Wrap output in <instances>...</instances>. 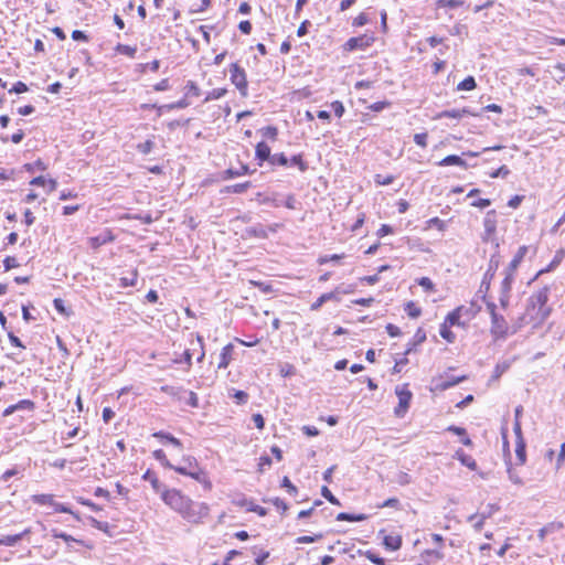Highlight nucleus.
I'll list each match as a JSON object with an SVG mask.
<instances>
[{"label":"nucleus","instance_id":"nucleus-1","mask_svg":"<svg viewBox=\"0 0 565 565\" xmlns=\"http://www.w3.org/2000/svg\"><path fill=\"white\" fill-rule=\"evenodd\" d=\"M160 495L168 507L188 522L199 523L209 513V507L205 503L194 502L180 490L164 489Z\"/></svg>","mask_w":565,"mask_h":565},{"label":"nucleus","instance_id":"nucleus-2","mask_svg":"<svg viewBox=\"0 0 565 565\" xmlns=\"http://www.w3.org/2000/svg\"><path fill=\"white\" fill-rule=\"evenodd\" d=\"M548 287H544L530 298L527 315L533 320V327L541 326L550 316L551 309L547 307Z\"/></svg>","mask_w":565,"mask_h":565},{"label":"nucleus","instance_id":"nucleus-3","mask_svg":"<svg viewBox=\"0 0 565 565\" xmlns=\"http://www.w3.org/2000/svg\"><path fill=\"white\" fill-rule=\"evenodd\" d=\"M175 472L188 476L200 483L209 484L206 473L204 470L199 466L196 459L192 456H185L182 459V465L179 466H172V468Z\"/></svg>","mask_w":565,"mask_h":565},{"label":"nucleus","instance_id":"nucleus-4","mask_svg":"<svg viewBox=\"0 0 565 565\" xmlns=\"http://www.w3.org/2000/svg\"><path fill=\"white\" fill-rule=\"evenodd\" d=\"M487 309L491 316V333L495 339L505 338L509 334V324L503 316L495 311L494 303H488Z\"/></svg>","mask_w":565,"mask_h":565},{"label":"nucleus","instance_id":"nucleus-5","mask_svg":"<svg viewBox=\"0 0 565 565\" xmlns=\"http://www.w3.org/2000/svg\"><path fill=\"white\" fill-rule=\"evenodd\" d=\"M395 394L398 397V405L395 407L394 413L397 417H403L408 411L413 395L406 384L396 386Z\"/></svg>","mask_w":565,"mask_h":565},{"label":"nucleus","instance_id":"nucleus-6","mask_svg":"<svg viewBox=\"0 0 565 565\" xmlns=\"http://www.w3.org/2000/svg\"><path fill=\"white\" fill-rule=\"evenodd\" d=\"M231 82L236 86L243 97L247 96V79L245 71L236 63L230 67Z\"/></svg>","mask_w":565,"mask_h":565},{"label":"nucleus","instance_id":"nucleus-7","mask_svg":"<svg viewBox=\"0 0 565 565\" xmlns=\"http://www.w3.org/2000/svg\"><path fill=\"white\" fill-rule=\"evenodd\" d=\"M375 41L373 34H363L361 36L351 38L347 41L344 47L348 51H354L358 49L364 50L371 46Z\"/></svg>","mask_w":565,"mask_h":565},{"label":"nucleus","instance_id":"nucleus-8","mask_svg":"<svg viewBox=\"0 0 565 565\" xmlns=\"http://www.w3.org/2000/svg\"><path fill=\"white\" fill-rule=\"evenodd\" d=\"M347 292L342 290L340 287H337L333 291L322 294L310 307L312 311H317L320 307L330 300L340 301L339 294Z\"/></svg>","mask_w":565,"mask_h":565},{"label":"nucleus","instance_id":"nucleus-9","mask_svg":"<svg viewBox=\"0 0 565 565\" xmlns=\"http://www.w3.org/2000/svg\"><path fill=\"white\" fill-rule=\"evenodd\" d=\"M115 239V236L113 235L110 230H104L99 235L93 236L88 238V245L93 249H97L98 247L110 243Z\"/></svg>","mask_w":565,"mask_h":565},{"label":"nucleus","instance_id":"nucleus-10","mask_svg":"<svg viewBox=\"0 0 565 565\" xmlns=\"http://www.w3.org/2000/svg\"><path fill=\"white\" fill-rule=\"evenodd\" d=\"M463 311H467L465 307L456 308L455 310L447 315V317L445 318V322L448 323L450 327H463L465 323L461 322L460 320Z\"/></svg>","mask_w":565,"mask_h":565},{"label":"nucleus","instance_id":"nucleus-11","mask_svg":"<svg viewBox=\"0 0 565 565\" xmlns=\"http://www.w3.org/2000/svg\"><path fill=\"white\" fill-rule=\"evenodd\" d=\"M234 351V345L232 343L226 344L220 354V362L217 364L218 369H226L232 361V353Z\"/></svg>","mask_w":565,"mask_h":565},{"label":"nucleus","instance_id":"nucleus-12","mask_svg":"<svg viewBox=\"0 0 565 565\" xmlns=\"http://www.w3.org/2000/svg\"><path fill=\"white\" fill-rule=\"evenodd\" d=\"M31 185L45 186L47 192H53L56 190L57 182L55 179H46L42 175L36 177L30 181Z\"/></svg>","mask_w":565,"mask_h":565},{"label":"nucleus","instance_id":"nucleus-13","mask_svg":"<svg viewBox=\"0 0 565 565\" xmlns=\"http://www.w3.org/2000/svg\"><path fill=\"white\" fill-rule=\"evenodd\" d=\"M484 231L488 235H492L497 230L495 211L491 210L487 213L483 221Z\"/></svg>","mask_w":565,"mask_h":565},{"label":"nucleus","instance_id":"nucleus-14","mask_svg":"<svg viewBox=\"0 0 565 565\" xmlns=\"http://www.w3.org/2000/svg\"><path fill=\"white\" fill-rule=\"evenodd\" d=\"M526 253H527V247L526 246L519 247L516 254L514 255L513 259L511 260V263L509 264L507 269H509L511 271H516L519 265L521 264V262L525 257Z\"/></svg>","mask_w":565,"mask_h":565},{"label":"nucleus","instance_id":"nucleus-15","mask_svg":"<svg viewBox=\"0 0 565 565\" xmlns=\"http://www.w3.org/2000/svg\"><path fill=\"white\" fill-rule=\"evenodd\" d=\"M455 458L458 459L467 468L471 470L477 469L476 460L471 456L465 454L462 450H457L455 454Z\"/></svg>","mask_w":565,"mask_h":565},{"label":"nucleus","instance_id":"nucleus-16","mask_svg":"<svg viewBox=\"0 0 565 565\" xmlns=\"http://www.w3.org/2000/svg\"><path fill=\"white\" fill-rule=\"evenodd\" d=\"M438 166L446 167V166H459L462 168H467L466 161H463L459 156L450 154L445 157L441 161L438 162Z\"/></svg>","mask_w":565,"mask_h":565},{"label":"nucleus","instance_id":"nucleus-17","mask_svg":"<svg viewBox=\"0 0 565 565\" xmlns=\"http://www.w3.org/2000/svg\"><path fill=\"white\" fill-rule=\"evenodd\" d=\"M471 113L463 108V109H450V110H445L443 113H440L438 115L439 118H455V119H460L462 118L465 115H470Z\"/></svg>","mask_w":565,"mask_h":565},{"label":"nucleus","instance_id":"nucleus-18","mask_svg":"<svg viewBox=\"0 0 565 565\" xmlns=\"http://www.w3.org/2000/svg\"><path fill=\"white\" fill-rule=\"evenodd\" d=\"M514 274L515 271H511L505 268L504 270V278L501 284V292H509L511 291V286L514 280Z\"/></svg>","mask_w":565,"mask_h":565},{"label":"nucleus","instance_id":"nucleus-19","mask_svg":"<svg viewBox=\"0 0 565 565\" xmlns=\"http://www.w3.org/2000/svg\"><path fill=\"white\" fill-rule=\"evenodd\" d=\"M32 501L36 504L41 505H51L55 504L53 494H34L32 495Z\"/></svg>","mask_w":565,"mask_h":565},{"label":"nucleus","instance_id":"nucleus-20","mask_svg":"<svg viewBox=\"0 0 565 565\" xmlns=\"http://www.w3.org/2000/svg\"><path fill=\"white\" fill-rule=\"evenodd\" d=\"M487 520L486 513L472 514L468 518V521L472 524L476 531H480Z\"/></svg>","mask_w":565,"mask_h":565},{"label":"nucleus","instance_id":"nucleus-21","mask_svg":"<svg viewBox=\"0 0 565 565\" xmlns=\"http://www.w3.org/2000/svg\"><path fill=\"white\" fill-rule=\"evenodd\" d=\"M152 436L156 438H160L161 440H166V441L170 443L172 446H174L178 449H182L181 441L170 434L158 431V433H154Z\"/></svg>","mask_w":565,"mask_h":565},{"label":"nucleus","instance_id":"nucleus-22","mask_svg":"<svg viewBox=\"0 0 565 565\" xmlns=\"http://www.w3.org/2000/svg\"><path fill=\"white\" fill-rule=\"evenodd\" d=\"M256 156L260 160H269L270 161V148L265 142H259L256 146Z\"/></svg>","mask_w":565,"mask_h":565},{"label":"nucleus","instance_id":"nucleus-23","mask_svg":"<svg viewBox=\"0 0 565 565\" xmlns=\"http://www.w3.org/2000/svg\"><path fill=\"white\" fill-rule=\"evenodd\" d=\"M450 326L446 323L445 321L440 326L439 333L443 339H445L447 342L452 343L456 340L455 333L450 330Z\"/></svg>","mask_w":565,"mask_h":565},{"label":"nucleus","instance_id":"nucleus-24","mask_svg":"<svg viewBox=\"0 0 565 565\" xmlns=\"http://www.w3.org/2000/svg\"><path fill=\"white\" fill-rule=\"evenodd\" d=\"M515 455H516L519 465H523L526 460L525 441L524 440H515Z\"/></svg>","mask_w":565,"mask_h":565},{"label":"nucleus","instance_id":"nucleus-25","mask_svg":"<svg viewBox=\"0 0 565 565\" xmlns=\"http://www.w3.org/2000/svg\"><path fill=\"white\" fill-rule=\"evenodd\" d=\"M29 532H30L29 530H25L21 534L4 536V537L0 539V545L12 546L17 542H19L23 537L24 534H28Z\"/></svg>","mask_w":565,"mask_h":565},{"label":"nucleus","instance_id":"nucleus-26","mask_svg":"<svg viewBox=\"0 0 565 565\" xmlns=\"http://www.w3.org/2000/svg\"><path fill=\"white\" fill-rule=\"evenodd\" d=\"M564 256H565V249L557 250L555 256H554V258H553V260L547 266V268L542 269L539 274H542V273H545V271H550V270L554 269L555 267H557L562 263Z\"/></svg>","mask_w":565,"mask_h":565},{"label":"nucleus","instance_id":"nucleus-27","mask_svg":"<svg viewBox=\"0 0 565 565\" xmlns=\"http://www.w3.org/2000/svg\"><path fill=\"white\" fill-rule=\"evenodd\" d=\"M401 539L398 536H394V535H387L384 537V545L391 550V551H396L401 547Z\"/></svg>","mask_w":565,"mask_h":565},{"label":"nucleus","instance_id":"nucleus-28","mask_svg":"<svg viewBox=\"0 0 565 565\" xmlns=\"http://www.w3.org/2000/svg\"><path fill=\"white\" fill-rule=\"evenodd\" d=\"M563 527V524L562 523H558V522H552L550 524H547L546 526L542 527L540 531H539V537L540 540H544L545 535L550 532H554V531H558Z\"/></svg>","mask_w":565,"mask_h":565},{"label":"nucleus","instance_id":"nucleus-29","mask_svg":"<svg viewBox=\"0 0 565 565\" xmlns=\"http://www.w3.org/2000/svg\"><path fill=\"white\" fill-rule=\"evenodd\" d=\"M366 519L365 514H349L345 512H341L337 515L338 521H350V522H360Z\"/></svg>","mask_w":565,"mask_h":565},{"label":"nucleus","instance_id":"nucleus-30","mask_svg":"<svg viewBox=\"0 0 565 565\" xmlns=\"http://www.w3.org/2000/svg\"><path fill=\"white\" fill-rule=\"evenodd\" d=\"M190 105V102L184 97L175 103H171V104H168V105H164V106H161L159 107L160 110H163V109H167V110H172V109H183V108H186L188 106Z\"/></svg>","mask_w":565,"mask_h":565},{"label":"nucleus","instance_id":"nucleus-31","mask_svg":"<svg viewBox=\"0 0 565 565\" xmlns=\"http://www.w3.org/2000/svg\"><path fill=\"white\" fill-rule=\"evenodd\" d=\"M52 535H53L54 537H58V539L64 540L66 543L76 542V543H79V544H82V545H85V546H87V547L92 548V546H90V545H87V544H85L83 541L76 540V539H74L73 536H71V535H68V534H66V533H64V532H58L57 530H52Z\"/></svg>","mask_w":565,"mask_h":565},{"label":"nucleus","instance_id":"nucleus-32","mask_svg":"<svg viewBox=\"0 0 565 565\" xmlns=\"http://www.w3.org/2000/svg\"><path fill=\"white\" fill-rule=\"evenodd\" d=\"M184 90H185V98L188 99V97L190 96H194V97H198L200 96L201 94V90L200 88L198 87V85L192 82V81H189L184 87Z\"/></svg>","mask_w":565,"mask_h":565},{"label":"nucleus","instance_id":"nucleus-33","mask_svg":"<svg viewBox=\"0 0 565 565\" xmlns=\"http://www.w3.org/2000/svg\"><path fill=\"white\" fill-rule=\"evenodd\" d=\"M475 88H476V81L472 76L466 77L457 86L458 90H472Z\"/></svg>","mask_w":565,"mask_h":565},{"label":"nucleus","instance_id":"nucleus-34","mask_svg":"<svg viewBox=\"0 0 565 565\" xmlns=\"http://www.w3.org/2000/svg\"><path fill=\"white\" fill-rule=\"evenodd\" d=\"M463 4V1L462 0H438L436 2V7L438 9H441V8H458V7H461Z\"/></svg>","mask_w":565,"mask_h":565},{"label":"nucleus","instance_id":"nucleus-35","mask_svg":"<svg viewBox=\"0 0 565 565\" xmlns=\"http://www.w3.org/2000/svg\"><path fill=\"white\" fill-rule=\"evenodd\" d=\"M244 507H246V510L249 512H255L260 516H265L267 514V510L260 505L255 504L254 502H244Z\"/></svg>","mask_w":565,"mask_h":565},{"label":"nucleus","instance_id":"nucleus-36","mask_svg":"<svg viewBox=\"0 0 565 565\" xmlns=\"http://www.w3.org/2000/svg\"><path fill=\"white\" fill-rule=\"evenodd\" d=\"M153 457L160 461L166 468L171 469L172 463L168 460L166 452L162 449H157L153 451Z\"/></svg>","mask_w":565,"mask_h":565},{"label":"nucleus","instance_id":"nucleus-37","mask_svg":"<svg viewBox=\"0 0 565 565\" xmlns=\"http://www.w3.org/2000/svg\"><path fill=\"white\" fill-rule=\"evenodd\" d=\"M226 88H215L206 95L204 102L220 99L226 94Z\"/></svg>","mask_w":565,"mask_h":565},{"label":"nucleus","instance_id":"nucleus-38","mask_svg":"<svg viewBox=\"0 0 565 565\" xmlns=\"http://www.w3.org/2000/svg\"><path fill=\"white\" fill-rule=\"evenodd\" d=\"M116 51L120 54H125V55H128L130 57H134L136 52H137V49L136 47H132V46H129V45H125V44H118L116 46Z\"/></svg>","mask_w":565,"mask_h":565},{"label":"nucleus","instance_id":"nucleus-39","mask_svg":"<svg viewBox=\"0 0 565 565\" xmlns=\"http://www.w3.org/2000/svg\"><path fill=\"white\" fill-rule=\"evenodd\" d=\"M405 311L412 318H417L420 316V309L412 301L407 302L405 306Z\"/></svg>","mask_w":565,"mask_h":565},{"label":"nucleus","instance_id":"nucleus-40","mask_svg":"<svg viewBox=\"0 0 565 565\" xmlns=\"http://www.w3.org/2000/svg\"><path fill=\"white\" fill-rule=\"evenodd\" d=\"M510 367L508 362L499 363L495 365L492 379L498 380Z\"/></svg>","mask_w":565,"mask_h":565},{"label":"nucleus","instance_id":"nucleus-41","mask_svg":"<svg viewBox=\"0 0 565 565\" xmlns=\"http://www.w3.org/2000/svg\"><path fill=\"white\" fill-rule=\"evenodd\" d=\"M321 494L324 499H327L330 503L334 505H340L339 500L332 494L328 487L323 486L321 489Z\"/></svg>","mask_w":565,"mask_h":565},{"label":"nucleus","instance_id":"nucleus-42","mask_svg":"<svg viewBox=\"0 0 565 565\" xmlns=\"http://www.w3.org/2000/svg\"><path fill=\"white\" fill-rule=\"evenodd\" d=\"M248 188H249V182H245V183H238V184L227 186L226 191L232 192V193H243Z\"/></svg>","mask_w":565,"mask_h":565},{"label":"nucleus","instance_id":"nucleus-43","mask_svg":"<svg viewBox=\"0 0 565 565\" xmlns=\"http://www.w3.org/2000/svg\"><path fill=\"white\" fill-rule=\"evenodd\" d=\"M137 282V273H131L130 277H122L120 278V286L121 287H129L135 286Z\"/></svg>","mask_w":565,"mask_h":565},{"label":"nucleus","instance_id":"nucleus-44","mask_svg":"<svg viewBox=\"0 0 565 565\" xmlns=\"http://www.w3.org/2000/svg\"><path fill=\"white\" fill-rule=\"evenodd\" d=\"M270 163L279 164V166H287L288 159L284 153H277V154L271 156Z\"/></svg>","mask_w":565,"mask_h":565},{"label":"nucleus","instance_id":"nucleus-45","mask_svg":"<svg viewBox=\"0 0 565 565\" xmlns=\"http://www.w3.org/2000/svg\"><path fill=\"white\" fill-rule=\"evenodd\" d=\"M374 180H375V183L379 185H388L394 181V177L393 175L383 177L381 174H376Z\"/></svg>","mask_w":565,"mask_h":565},{"label":"nucleus","instance_id":"nucleus-46","mask_svg":"<svg viewBox=\"0 0 565 565\" xmlns=\"http://www.w3.org/2000/svg\"><path fill=\"white\" fill-rule=\"evenodd\" d=\"M418 285L422 286L427 291H433L435 288L434 282L428 277H422L418 279Z\"/></svg>","mask_w":565,"mask_h":565},{"label":"nucleus","instance_id":"nucleus-47","mask_svg":"<svg viewBox=\"0 0 565 565\" xmlns=\"http://www.w3.org/2000/svg\"><path fill=\"white\" fill-rule=\"evenodd\" d=\"M279 372L282 377H288L295 374V367L294 365L286 363L281 365Z\"/></svg>","mask_w":565,"mask_h":565},{"label":"nucleus","instance_id":"nucleus-48","mask_svg":"<svg viewBox=\"0 0 565 565\" xmlns=\"http://www.w3.org/2000/svg\"><path fill=\"white\" fill-rule=\"evenodd\" d=\"M508 475H509V479L514 484H516V486H522L523 484V481H522L521 477L511 467L508 468Z\"/></svg>","mask_w":565,"mask_h":565},{"label":"nucleus","instance_id":"nucleus-49","mask_svg":"<svg viewBox=\"0 0 565 565\" xmlns=\"http://www.w3.org/2000/svg\"><path fill=\"white\" fill-rule=\"evenodd\" d=\"M281 486L287 489L289 494H291V495L297 494V488L290 482L288 477H284Z\"/></svg>","mask_w":565,"mask_h":565},{"label":"nucleus","instance_id":"nucleus-50","mask_svg":"<svg viewBox=\"0 0 565 565\" xmlns=\"http://www.w3.org/2000/svg\"><path fill=\"white\" fill-rule=\"evenodd\" d=\"M428 226H435L437 227L439 231H444L446 228V224L443 220L438 218V217H433L430 218L428 222H427Z\"/></svg>","mask_w":565,"mask_h":565},{"label":"nucleus","instance_id":"nucleus-51","mask_svg":"<svg viewBox=\"0 0 565 565\" xmlns=\"http://www.w3.org/2000/svg\"><path fill=\"white\" fill-rule=\"evenodd\" d=\"M414 141L416 145L425 148L427 146V134H425V132L416 134L414 136Z\"/></svg>","mask_w":565,"mask_h":565},{"label":"nucleus","instance_id":"nucleus-52","mask_svg":"<svg viewBox=\"0 0 565 565\" xmlns=\"http://www.w3.org/2000/svg\"><path fill=\"white\" fill-rule=\"evenodd\" d=\"M510 173V170L505 167V166H502L500 167L498 170L493 171L490 177L491 178H505L507 175H509Z\"/></svg>","mask_w":565,"mask_h":565},{"label":"nucleus","instance_id":"nucleus-53","mask_svg":"<svg viewBox=\"0 0 565 565\" xmlns=\"http://www.w3.org/2000/svg\"><path fill=\"white\" fill-rule=\"evenodd\" d=\"M331 107L337 117H342V115L344 114V106L341 102H338V100L333 102L331 104Z\"/></svg>","mask_w":565,"mask_h":565},{"label":"nucleus","instance_id":"nucleus-54","mask_svg":"<svg viewBox=\"0 0 565 565\" xmlns=\"http://www.w3.org/2000/svg\"><path fill=\"white\" fill-rule=\"evenodd\" d=\"M3 266H4V269L6 270H10L12 268H15L19 266L17 259L14 257H11V256H8L7 258H4L3 260Z\"/></svg>","mask_w":565,"mask_h":565},{"label":"nucleus","instance_id":"nucleus-55","mask_svg":"<svg viewBox=\"0 0 565 565\" xmlns=\"http://www.w3.org/2000/svg\"><path fill=\"white\" fill-rule=\"evenodd\" d=\"M426 340V333L423 329H418L414 335L413 345L423 343Z\"/></svg>","mask_w":565,"mask_h":565},{"label":"nucleus","instance_id":"nucleus-56","mask_svg":"<svg viewBox=\"0 0 565 565\" xmlns=\"http://www.w3.org/2000/svg\"><path fill=\"white\" fill-rule=\"evenodd\" d=\"M54 308L62 315L68 316V312L64 306V301L60 298L54 299Z\"/></svg>","mask_w":565,"mask_h":565},{"label":"nucleus","instance_id":"nucleus-57","mask_svg":"<svg viewBox=\"0 0 565 565\" xmlns=\"http://www.w3.org/2000/svg\"><path fill=\"white\" fill-rule=\"evenodd\" d=\"M369 22V18L365 13H360L354 20L353 25L354 26H363Z\"/></svg>","mask_w":565,"mask_h":565},{"label":"nucleus","instance_id":"nucleus-58","mask_svg":"<svg viewBox=\"0 0 565 565\" xmlns=\"http://www.w3.org/2000/svg\"><path fill=\"white\" fill-rule=\"evenodd\" d=\"M524 196L523 195H514L512 196L509 202H508V205L512 209H516L520 206V204L522 203Z\"/></svg>","mask_w":565,"mask_h":565},{"label":"nucleus","instance_id":"nucleus-59","mask_svg":"<svg viewBox=\"0 0 565 565\" xmlns=\"http://www.w3.org/2000/svg\"><path fill=\"white\" fill-rule=\"evenodd\" d=\"M390 107L388 102H376L372 104L369 108L373 111H382L383 109Z\"/></svg>","mask_w":565,"mask_h":565},{"label":"nucleus","instance_id":"nucleus-60","mask_svg":"<svg viewBox=\"0 0 565 565\" xmlns=\"http://www.w3.org/2000/svg\"><path fill=\"white\" fill-rule=\"evenodd\" d=\"M153 142L150 140H147L143 143L138 145V150L145 154L149 153L152 150Z\"/></svg>","mask_w":565,"mask_h":565},{"label":"nucleus","instance_id":"nucleus-61","mask_svg":"<svg viewBox=\"0 0 565 565\" xmlns=\"http://www.w3.org/2000/svg\"><path fill=\"white\" fill-rule=\"evenodd\" d=\"M233 397L236 399L237 404H244L248 395L244 391H235Z\"/></svg>","mask_w":565,"mask_h":565},{"label":"nucleus","instance_id":"nucleus-62","mask_svg":"<svg viewBox=\"0 0 565 565\" xmlns=\"http://www.w3.org/2000/svg\"><path fill=\"white\" fill-rule=\"evenodd\" d=\"M15 405H17L18 411L19 409H32L34 407L33 402H31L29 399H22L19 403H17Z\"/></svg>","mask_w":565,"mask_h":565},{"label":"nucleus","instance_id":"nucleus-63","mask_svg":"<svg viewBox=\"0 0 565 565\" xmlns=\"http://www.w3.org/2000/svg\"><path fill=\"white\" fill-rule=\"evenodd\" d=\"M53 508H54V511L58 512V513L74 514L73 511L68 507H66L62 503H58V502H55V504H53Z\"/></svg>","mask_w":565,"mask_h":565},{"label":"nucleus","instance_id":"nucleus-64","mask_svg":"<svg viewBox=\"0 0 565 565\" xmlns=\"http://www.w3.org/2000/svg\"><path fill=\"white\" fill-rule=\"evenodd\" d=\"M28 90V86L22 83V82H18L14 84V86L10 89V93H17V94H20V93H24Z\"/></svg>","mask_w":565,"mask_h":565}]
</instances>
